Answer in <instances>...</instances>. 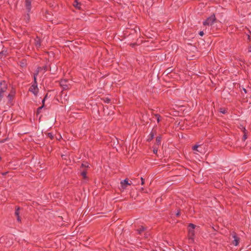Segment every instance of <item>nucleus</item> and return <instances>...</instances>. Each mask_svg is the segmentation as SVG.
I'll use <instances>...</instances> for the list:
<instances>
[{
  "label": "nucleus",
  "instance_id": "nucleus-1",
  "mask_svg": "<svg viewBox=\"0 0 251 251\" xmlns=\"http://www.w3.org/2000/svg\"><path fill=\"white\" fill-rule=\"evenodd\" d=\"M216 20V17L214 14L212 15L210 17H208L206 20L203 22V25H211L215 22Z\"/></svg>",
  "mask_w": 251,
  "mask_h": 251
},
{
  "label": "nucleus",
  "instance_id": "nucleus-2",
  "mask_svg": "<svg viewBox=\"0 0 251 251\" xmlns=\"http://www.w3.org/2000/svg\"><path fill=\"white\" fill-rule=\"evenodd\" d=\"M0 99L4 96V93L7 90V83L5 81H2L0 83Z\"/></svg>",
  "mask_w": 251,
  "mask_h": 251
},
{
  "label": "nucleus",
  "instance_id": "nucleus-3",
  "mask_svg": "<svg viewBox=\"0 0 251 251\" xmlns=\"http://www.w3.org/2000/svg\"><path fill=\"white\" fill-rule=\"evenodd\" d=\"M121 187L122 188H125L129 186H133L132 182L131 180L128 179V178H126L125 179L121 181L120 182Z\"/></svg>",
  "mask_w": 251,
  "mask_h": 251
},
{
  "label": "nucleus",
  "instance_id": "nucleus-4",
  "mask_svg": "<svg viewBox=\"0 0 251 251\" xmlns=\"http://www.w3.org/2000/svg\"><path fill=\"white\" fill-rule=\"evenodd\" d=\"M32 1V0H25V1L24 8L27 13L28 16H29V13L30 12L31 9Z\"/></svg>",
  "mask_w": 251,
  "mask_h": 251
},
{
  "label": "nucleus",
  "instance_id": "nucleus-5",
  "mask_svg": "<svg viewBox=\"0 0 251 251\" xmlns=\"http://www.w3.org/2000/svg\"><path fill=\"white\" fill-rule=\"evenodd\" d=\"M34 84L31 86V87L29 89V91L33 93L35 95H36L38 93V88H37V83L36 82V77L35 75H34Z\"/></svg>",
  "mask_w": 251,
  "mask_h": 251
},
{
  "label": "nucleus",
  "instance_id": "nucleus-6",
  "mask_svg": "<svg viewBox=\"0 0 251 251\" xmlns=\"http://www.w3.org/2000/svg\"><path fill=\"white\" fill-rule=\"evenodd\" d=\"M231 236L234 239L233 241H232V244L235 246H238L239 243L240 238L238 237L236 232L234 231L231 233Z\"/></svg>",
  "mask_w": 251,
  "mask_h": 251
},
{
  "label": "nucleus",
  "instance_id": "nucleus-7",
  "mask_svg": "<svg viewBox=\"0 0 251 251\" xmlns=\"http://www.w3.org/2000/svg\"><path fill=\"white\" fill-rule=\"evenodd\" d=\"M11 236H12V234H10L6 236H2L0 238V243L3 244L5 245V240L8 238H11Z\"/></svg>",
  "mask_w": 251,
  "mask_h": 251
},
{
  "label": "nucleus",
  "instance_id": "nucleus-8",
  "mask_svg": "<svg viewBox=\"0 0 251 251\" xmlns=\"http://www.w3.org/2000/svg\"><path fill=\"white\" fill-rule=\"evenodd\" d=\"M195 236V231L193 229L189 228L188 230V236L189 239L192 240H194V237Z\"/></svg>",
  "mask_w": 251,
  "mask_h": 251
},
{
  "label": "nucleus",
  "instance_id": "nucleus-9",
  "mask_svg": "<svg viewBox=\"0 0 251 251\" xmlns=\"http://www.w3.org/2000/svg\"><path fill=\"white\" fill-rule=\"evenodd\" d=\"M13 236H11V238H8L5 240V246H10L13 244L12 241Z\"/></svg>",
  "mask_w": 251,
  "mask_h": 251
},
{
  "label": "nucleus",
  "instance_id": "nucleus-10",
  "mask_svg": "<svg viewBox=\"0 0 251 251\" xmlns=\"http://www.w3.org/2000/svg\"><path fill=\"white\" fill-rule=\"evenodd\" d=\"M146 229V227L143 226H141L139 228L137 229V231L139 234H141L143 232H144Z\"/></svg>",
  "mask_w": 251,
  "mask_h": 251
},
{
  "label": "nucleus",
  "instance_id": "nucleus-11",
  "mask_svg": "<svg viewBox=\"0 0 251 251\" xmlns=\"http://www.w3.org/2000/svg\"><path fill=\"white\" fill-rule=\"evenodd\" d=\"M66 82L67 81L65 80H62L60 82V85L64 89H67L68 88V85L66 84Z\"/></svg>",
  "mask_w": 251,
  "mask_h": 251
},
{
  "label": "nucleus",
  "instance_id": "nucleus-12",
  "mask_svg": "<svg viewBox=\"0 0 251 251\" xmlns=\"http://www.w3.org/2000/svg\"><path fill=\"white\" fill-rule=\"evenodd\" d=\"M46 97H47V96L42 100V103H43L42 106H40V107L38 108V109L37 110V115L39 114L41 112V109L43 108L44 105V102H45V99L46 98Z\"/></svg>",
  "mask_w": 251,
  "mask_h": 251
},
{
  "label": "nucleus",
  "instance_id": "nucleus-13",
  "mask_svg": "<svg viewBox=\"0 0 251 251\" xmlns=\"http://www.w3.org/2000/svg\"><path fill=\"white\" fill-rule=\"evenodd\" d=\"M35 45L37 48H40L41 46L40 40L38 38L35 40Z\"/></svg>",
  "mask_w": 251,
  "mask_h": 251
},
{
  "label": "nucleus",
  "instance_id": "nucleus-14",
  "mask_svg": "<svg viewBox=\"0 0 251 251\" xmlns=\"http://www.w3.org/2000/svg\"><path fill=\"white\" fill-rule=\"evenodd\" d=\"M74 7L75 8L80 9L81 8V4L79 3L76 0H75L74 3L73 4Z\"/></svg>",
  "mask_w": 251,
  "mask_h": 251
},
{
  "label": "nucleus",
  "instance_id": "nucleus-15",
  "mask_svg": "<svg viewBox=\"0 0 251 251\" xmlns=\"http://www.w3.org/2000/svg\"><path fill=\"white\" fill-rule=\"evenodd\" d=\"M15 95L14 92H11L10 94H9L7 96V98L8 99V100L11 102Z\"/></svg>",
  "mask_w": 251,
  "mask_h": 251
},
{
  "label": "nucleus",
  "instance_id": "nucleus-16",
  "mask_svg": "<svg viewBox=\"0 0 251 251\" xmlns=\"http://www.w3.org/2000/svg\"><path fill=\"white\" fill-rule=\"evenodd\" d=\"M196 226L195 225L192 224V223L189 224L188 225L189 228H191V229H193V230H194Z\"/></svg>",
  "mask_w": 251,
  "mask_h": 251
},
{
  "label": "nucleus",
  "instance_id": "nucleus-17",
  "mask_svg": "<svg viewBox=\"0 0 251 251\" xmlns=\"http://www.w3.org/2000/svg\"><path fill=\"white\" fill-rule=\"evenodd\" d=\"M19 210H20V207H18L16 209L15 212V215L16 216H19V214H20Z\"/></svg>",
  "mask_w": 251,
  "mask_h": 251
},
{
  "label": "nucleus",
  "instance_id": "nucleus-18",
  "mask_svg": "<svg viewBox=\"0 0 251 251\" xmlns=\"http://www.w3.org/2000/svg\"><path fill=\"white\" fill-rule=\"evenodd\" d=\"M161 137L160 136H158L157 138H156V143L158 145L160 144V143H161Z\"/></svg>",
  "mask_w": 251,
  "mask_h": 251
},
{
  "label": "nucleus",
  "instance_id": "nucleus-19",
  "mask_svg": "<svg viewBox=\"0 0 251 251\" xmlns=\"http://www.w3.org/2000/svg\"><path fill=\"white\" fill-rule=\"evenodd\" d=\"M81 175L83 178H86L87 177L86 172L85 171H83V172H81Z\"/></svg>",
  "mask_w": 251,
  "mask_h": 251
},
{
  "label": "nucleus",
  "instance_id": "nucleus-20",
  "mask_svg": "<svg viewBox=\"0 0 251 251\" xmlns=\"http://www.w3.org/2000/svg\"><path fill=\"white\" fill-rule=\"evenodd\" d=\"M118 191H117V192L118 193H121L122 194L123 193H125V190H126L127 189H118Z\"/></svg>",
  "mask_w": 251,
  "mask_h": 251
},
{
  "label": "nucleus",
  "instance_id": "nucleus-21",
  "mask_svg": "<svg viewBox=\"0 0 251 251\" xmlns=\"http://www.w3.org/2000/svg\"><path fill=\"white\" fill-rule=\"evenodd\" d=\"M220 112L223 114H225L226 113V110L225 108H220Z\"/></svg>",
  "mask_w": 251,
  "mask_h": 251
},
{
  "label": "nucleus",
  "instance_id": "nucleus-22",
  "mask_svg": "<svg viewBox=\"0 0 251 251\" xmlns=\"http://www.w3.org/2000/svg\"><path fill=\"white\" fill-rule=\"evenodd\" d=\"M199 147V145H195L193 147L192 149H193V150L194 151H200L199 150H197L198 148Z\"/></svg>",
  "mask_w": 251,
  "mask_h": 251
},
{
  "label": "nucleus",
  "instance_id": "nucleus-23",
  "mask_svg": "<svg viewBox=\"0 0 251 251\" xmlns=\"http://www.w3.org/2000/svg\"><path fill=\"white\" fill-rule=\"evenodd\" d=\"M48 136L50 138V139H52L53 138V135L51 133H48Z\"/></svg>",
  "mask_w": 251,
  "mask_h": 251
},
{
  "label": "nucleus",
  "instance_id": "nucleus-24",
  "mask_svg": "<svg viewBox=\"0 0 251 251\" xmlns=\"http://www.w3.org/2000/svg\"><path fill=\"white\" fill-rule=\"evenodd\" d=\"M155 116V117L156 118L157 122L159 123L160 121V116L158 114H156Z\"/></svg>",
  "mask_w": 251,
  "mask_h": 251
},
{
  "label": "nucleus",
  "instance_id": "nucleus-25",
  "mask_svg": "<svg viewBox=\"0 0 251 251\" xmlns=\"http://www.w3.org/2000/svg\"><path fill=\"white\" fill-rule=\"evenodd\" d=\"M150 136H151V138L150 139V140H151L153 138V137H154V134L152 132H151L150 134Z\"/></svg>",
  "mask_w": 251,
  "mask_h": 251
},
{
  "label": "nucleus",
  "instance_id": "nucleus-26",
  "mask_svg": "<svg viewBox=\"0 0 251 251\" xmlns=\"http://www.w3.org/2000/svg\"><path fill=\"white\" fill-rule=\"evenodd\" d=\"M176 215V217L179 216L180 215V210H178Z\"/></svg>",
  "mask_w": 251,
  "mask_h": 251
},
{
  "label": "nucleus",
  "instance_id": "nucleus-27",
  "mask_svg": "<svg viewBox=\"0 0 251 251\" xmlns=\"http://www.w3.org/2000/svg\"><path fill=\"white\" fill-rule=\"evenodd\" d=\"M199 35L201 36H202L203 35H204V33H203V31H201L200 32H199Z\"/></svg>",
  "mask_w": 251,
  "mask_h": 251
},
{
  "label": "nucleus",
  "instance_id": "nucleus-28",
  "mask_svg": "<svg viewBox=\"0 0 251 251\" xmlns=\"http://www.w3.org/2000/svg\"><path fill=\"white\" fill-rule=\"evenodd\" d=\"M135 189H132L133 191H130V196L132 197H134V194H133V190H134Z\"/></svg>",
  "mask_w": 251,
  "mask_h": 251
},
{
  "label": "nucleus",
  "instance_id": "nucleus-29",
  "mask_svg": "<svg viewBox=\"0 0 251 251\" xmlns=\"http://www.w3.org/2000/svg\"><path fill=\"white\" fill-rule=\"evenodd\" d=\"M161 200H162V198H158L156 199L155 202H157L158 201H161Z\"/></svg>",
  "mask_w": 251,
  "mask_h": 251
},
{
  "label": "nucleus",
  "instance_id": "nucleus-30",
  "mask_svg": "<svg viewBox=\"0 0 251 251\" xmlns=\"http://www.w3.org/2000/svg\"><path fill=\"white\" fill-rule=\"evenodd\" d=\"M153 151L154 153H156L157 152V149L154 148L153 150Z\"/></svg>",
  "mask_w": 251,
  "mask_h": 251
},
{
  "label": "nucleus",
  "instance_id": "nucleus-31",
  "mask_svg": "<svg viewBox=\"0 0 251 251\" xmlns=\"http://www.w3.org/2000/svg\"><path fill=\"white\" fill-rule=\"evenodd\" d=\"M17 217V220L18 222H20L21 221V219H20V216H16Z\"/></svg>",
  "mask_w": 251,
  "mask_h": 251
},
{
  "label": "nucleus",
  "instance_id": "nucleus-32",
  "mask_svg": "<svg viewBox=\"0 0 251 251\" xmlns=\"http://www.w3.org/2000/svg\"><path fill=\"white\" fill-rule=\"evenodd\" d=\"M141 184L143 185L144 183V179H143V178L142 177H141Z\"/></svg>",
  "mask_w": 251,
  "mask_h": 251
},
{
  "label": "nucleus",
  "instance_id": "nucleus-33",
  "mask_svg": "<svg viewBox=\"0 0 251 251\" xmlns=\"http://www.w3.org/2000/svg\"><path fill=\"white\" fill-rule=\"evenodd\" d=\"M248 51L251 52V46L249 47L248 48Z\"/></svg>",
  "mask_w": 251,
  "mask_h": 251
},
{
  "label": "nucleus",
  "instance_id": "nucleus-34",
  "mask_svg": "<svg viewBox=\"0 0 251 251\" xmlns=\"http://www.w3.org/2000/svg\"><path fill=\"white\" fill-rule=\"evenodd\" d=\"M110 101V100L108 99H106V100H105V101L107 103H108Z\"/></svg>",
  "mask_w": 251,
  "mask_h": 251
},
{
  "label": "nucleus",
  "instance_id": "nucleus-35",
  "mask_svg": "<svg viewBox=\"0 0 251 251\" xmlns=\"http://www.w3.org/2000/svg\"><path fill=\"white\" fill-rule=\"evenodd\" d=\"M145 190V189H141V190L142 191H143V192H144V193H148L147 191H144Z\"/></svg>",
  "mask_w": 251,
  "mask_h": 251
},
{
  "label": "nucleus",
  "instance_id": "nucleus-36",
  "mask_svg": "<svg viewBox=\"0 0 251 251\" xmlns=\"http://www.w3.org/2000/svg\"><path fill=\"white\" fill-rule=\"evenodd\" d=\"M243 138H244V140L247 139V136H246V135L245 134L244 135Z\"/></svg>",
  "mask_w": 251,
  "mask_h": 251
},
{
  "label": "nucleus",
  "instance_id": "nucleus-37",
  "mask_svg": "<svg viewBox=\"0 0 251 251\" xmlns=\"http://www.w3.org/2000/svg\"><path fill=\"white\" fill-rule=\"evenodd\" d=\"M82 166H84V167H86L87 166L86 165H85L84 164H82Z\"/></svg>",
  "mask_w": 251,
  "mask_h": 251
},
{
  "label": "nucleus",
  "instance_id": "nucleus-38",
  "mask_svg": "<svg viewBox=\"0 0 251 251\" xmlns=\"http://www.w3.org/2000/svg\"><path fill=\"white\" fill-rule=\"evenodd\" d=\"M244 91H245V92H246V90L245 89H244Z\"/></svg>",
  "mask_w": 251,
  "mask_h": 251
},
{
  "label": "nucleus",
  "instance_id": "nucleus-39",
  "mask_svg": "<svg viewBox=\"0 0 251 251\" xmlns=\"http://www.w3.org/2000/svg\"><path fill=\"white\" fill-rule=\"evenodd\" d=\"M7 173H3L2 174L3 175H4L5 174H6Z\"/></svg>",
  "mask_w": 251,
  "mask_h": 251
}]
</instances>
